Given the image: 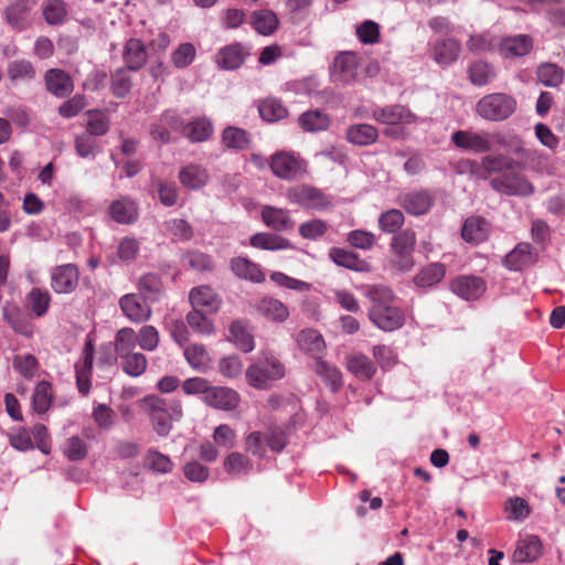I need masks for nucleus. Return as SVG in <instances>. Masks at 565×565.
Returning a JSON list of instances; mask_svg holds the SVG:
<instances>
[{"label": "nucleus", "instance_id": "1", "mask_svg": "<svg viewBox=\"0 0 565 565\" xmlns=\"http://www.w3.org/2000/svg\"><path fill=\"white\" fill-rule=\"evenodd\" d=\"M366 298L371 302L369 319L379 329L391 332L403 327L405 315L396 303V296L385 285H370L366 287Z\"/></svg>", "mask_w": 565, "mask_h": 565}, {"label": "nucleus", "instance_id": "2", "mask_svg": "<svg viewBox=\"0 0 565 565\" xmlns=\"http://www.w3.org/2000/svg\"><path fill=\"white\" fill-rule=\"evenodd\" d=\"M141 405L149 414L153 429L159 436L166 437L172 428V422L180 420L183 416L180 399H166L156 395L146 396Z\"/></svg>", "mask_w": 565, "mask_h": 565}, {"label": "nucleus", "instance_id": "3", "mask_svg": "<svg viewBox=\"0 0 565 565\" xmlns=\"http://www.w3.org/2000/svg\"><path fill=\"white\" fill-rule=\"evenodd\" d=\"M286 374L284 364L271 354H264L246 370L247 383L257 390H267Z\"/></svg>", "mask_w": 565, "mask_h": 565}, {"label": "nucleus", "instance_id": "4", "mask_svg": "<svg viewBox=\"0 0 565 565\" xmlns=\"http://www.w3.org/2000/svg\"><path fill=\"white\" fill-rule=\"evenodd\" d=\"M286 199L289 203L301 209L318 212L330 210L333 206L331 195L309 184H298L289 188L286 192Z\"/></svg>", "mask_w": 565, "mask_h": 565}, {"label": "nucleus", "instance_id": "5", "mask_svg": "<svg viewBox=\"0 0 565 565\" xmlns=\"http://www.w3.org/2000/svg\"><path fill=\"white\" fill-rule=\"evenodd\" d=\"M516 109V100L504 93H492L483 96L476 105L477 114L487 120L501 121L508 119Z\"/></svg>", "mask_w": 565, "mask_h": 565}, {"label": "nucleus", "instance_id": "6", "mask_svg": "<svg viewBox=\"0 0 565 565\" xmlns=\"http://www.w3.org/2000/svg\"><path fill=\"white\" fill-rule=\"evenodd\" d=\"M269 168L276 178L284 181H294L306 172L307 164L299 154L279 150L270 156Z\"/></svg>", "mask_w": 565, "mask_h": 565}, {"label": "nucleus", "instance_id": "7", "mask_svg": "<svg viewBox=\"0 0 565 565\" xmlns=\"http://www.w3.org/2000/svg\"><path fill=\"white\" fill-rule=\"evenodd\" d=\"M493 191L508 196H530L535 192V186L524 175L507 172L490 180Z\"/></svg>", "mask_w": 565, "mask_h": 565}, {"label": "nucleus", "instance_id": "8", "mask_svg": "<svg viewBox=\"0 0 565 565\" xmlns=\"http://www.w3.org/2000/svg\"><path fill=\"white\" fill-rule=\"evenodd\" d=\"M39 0H13L3 11L6 22L17 32H22L32 25V11Z\"/></svg>", "mask_w": 565, "mask_h": 565}, {"label": "nucleus", "instance_id": "9", "mask_svg": "<svg viewBox=\"0 0 565 565\" xmlns=\"http://www.w3.org/2000/svg\"><path fill=\"white\" fill-rule=\"evenodd\" d=\"M495 138L497 135L487 131L458 130L452 134L451 141L457 148L476 153H484L492 150Z\"/></svg>", "mask_w": 565, "mask_h": 565}, {"label": "nucleus", "instance_id": "10", "mask_svg": "<svg viewBox=\"0 0 565 565\" xmlns=\"http://www.w3.org/2000/svg\"><path fill=\"white\" fill-rule=\"evenodd\" d=\"M397 203L409 215L422 216L431 210L435 196L430 190L418 189L401 193Z\"/></svg>", "mask_w": 565, "mask_h": 565}, {"label": "nucleus", "instance_id": "11", "mask_svg": "<svg viewBox=\"0 0 565 565\" xmlns=\"http://www.w3.org/2000/svg\"><path fill=\"white\" fill-rule=\"evenodd\" d=\"M94 354V341L89 335H87L82 350V356L74 365L76 386L78 392L83 395H87L90 391V375L93 371Z\"/></svg>", "mask_w": 565, "mask_h": 565}, {"label": "nucleus", "instance_id": "12", "mask_svg": "<svg viewBox=\"0 0 565 565\" xmlns=\"http://www.w3.org/2000/svg\"><path fill=\"white\" fill-rule=\"evenodd\" d=\"M360 57L356 53L345 51L339 53L333 61L332 77L334 82L351 84L359 75Z\"/></svg>", "mask_w": 565, "mask_h": 565}, {"label": "nucleus", "instance_id": "13", "mask_svg": "<svg viewBox=\"0 0 565 565\" xmlns=\"http://www.w3.org/2000/svg\"><path fill=\"white\" fill-rule=\"evenodd\" d=\"M79 271L75 264L56 266L51 271V287L56 294H72L78 286Z\"/></svg>", "mask_w": 565, "mask_h": 565}, {"label": "nucleus", "instance_id": "14", "mask_svg": "<svg viewBox=\"0 0 565 565\" xmlns=\"http://www.w3.org/2000/svg\"><path fill=\"white\" fill-rule=\"evenodd\" d=\"M119 307L122 313L132 322L147 321L151 316V309L147 300L137 294H127L119 299Z\"/></svg>", "mask_w": 565, "mask_h": 565}, {"label": "nucleus", "instance_id": "15", "mask_svg": "<svg viewBox=\"0 0 565 565\" xmlns=\"http://www.w3.org/2000/svg\"><path fill=\"white\" fill-rule=\"evenodd\" d=\"M372 118L384 125L411 124L417 119L416 115L403 105L377 106L372 110Z\"/></svg>", "mask_w": 565, "mask_h": 565}, {"label": "nucleus", "instance_id": "16", "mask_svg": "<svg viewBox=\"0 0 565 565\" xmlns=\"http://www.w3.org/2000/svg\"><path fill=\"white\" fill-rule=\"evenodd\" d=\"M2 318L15 333L25 338H31L34 334L33 323L18 305L6 302L2 307Z\"/></svg>", "mask_w": 565, "mask_h": 565}, {"label": "nucleus", "instance_id": "17", "mask_svg": "<svg viewBox=\"0 0 565 565\" xmlns=\"http://www.w3.org/2000/svg\"><path fill=\"white\" fill-rule=\"evenodd\" d=\"M543 554V544L537 535L530 534L520 539L512 554L515 564L533 563Z\"/></svg>", "mask_w": 565, "mask_h": 565}, {"label": "nucleus", "instance_id": "18", "mask_svg": "<svg viewBox=\"0 0 565 565\" xmlns=\"http://www.w3.org/2000/svg\"><path fill=\"white\" fill-rule=\"evenodd\" d=\"M202 399L206 405L222 411H234L241 402L239 394L225 386H211Z\"/></svg>", "mask_w": 565, "mask_h": 565}, {"label": "nucleus", "instance_id": "19", "mask_svg": "<svg viewBox=\"0 0 565 565\" xmlns=\"http://www.w3.org/2000/svg\"><path fill=\"white\" fill-rule=\"evenodd\" d=\"M460 52L461 44L454 38L438 39L431 46L434 61L443 67L454 64L459 58Z\"/></svg>", "mask_w": 565, "mask_h": 565}, {"label": "nucleus", "instance_id": "20", "mask_svg": "<svg viewBox=\"0 0 565 565\" xmlns=\"http://www.w3.org/2000/svg\"><path fill=\"white\" fill-rule=\"evenodd\" d=\"M533 39L527 34L505 36L499 44L500 54L505 58H516L527 55L533 50Z\"/></svg>", "mask_w": 565, "mask_h": 565}, {"label": "nucleus", "instance_id": "21", "mask_svg": "<svg viewBox=\"0 0 565 565\" xmlns=\"http://www.w3.org/2000/svg\"><path fill=\"white\" fill-rule=\"evenodd\" d=\"M193 309L202 310L205 313H215L221 308V299L210 286L193 288L189 295Z\"/></svg>", "mask_w": 565, "mask_h": 565}, {"label": "nucleus", "instance_id": "22", "mask_svg": "<svg viewBox=\"0 0 565 565\" xmlns=\"http://www.w3.org/2000/svg\"><path fill=\"white\" fill-rule=\"evenodd\" d=\"M450 288L454 294L469 301L482 296L486 290V284L480 277L460 276L452 280Z\"/></svg>", "mask_w": 565, "mask_h": 565}, {"label": "nucleus", "instance_id": "23", "mask_svg": "<svg viewBox=\"0 0 565 565\" xmlns=\"http://www.w3.org/2000/svg\"><path fill=\"white\" fill-rule=\"evenodd\" d=\"M248 55L249 52L243 44L232 43L218 51L216 63L223 70L233 71L241 67Z\"/></svg>", "mask_w": 565, "mask_h": 565}, {"label": "nucleus", "instance_id": "24", "mask_svg": "<svg viewBox=\"0 0 565 565\" xmlns=\"http://www.w3.org/2000/svg\"><path fill=\"white\" fill-rule=\"evenodd\" d=\"M109 215L118 224H134L139 216L138 205L130 198L122 196L109 205Z\"/></svg>", "mask_w": 565, "mask_h": 565}, {"label": "nucleus", "instance_id": "25", "mask_svg": "<svg viewBox=\"0 0 565 565\" xmlns=\"http://www.w3.org/2000/svg\"><path fill=\"white\" fill-rule=\"evenodd\" d=\"M535 263V256L532 253V246L529 243L518 244L510 253H508L502 265L512 271H519Z\"/></svg>", "mask_w": 565, "mask_h": 565}, {"label": "nucleus", "instance_id": "26", "mask_svg": "<svg viewBox=\"0 0 565 565\" xmlns=\"http://www.w3.org/2000/svg\"><path fill=\"white\" fill-rule=\"evenodd\" d=\"M522 167V163L510 158L508 156L498 154V156H486L481 159L480 169L482 173L476 172L477 177L480 179H487L488 174L491 173H501L503 171H511L515 168Z\"/></svg>", "mask_w": 565, "mask_h": 565}, {"label": "nucleus", "instance_id": "27", "mask_svg": "<svg viewBox=\"0 0 565 565\" xmlns=\"http://www.w3.org/2000/svg\"><path fill=\"white\" fill-rule=\"evenodd\" d=\"M298 348L313 356L316 360L321 359L320 355L326 350V342L322 334L315 329L301 330L296 338Z\"/></svg>", "mask_w": 565, "mask_h": 565}, {"label": "nucleus", "instance_id": "28", "mask_svg": "<svg viewBox=\"0 0 565 565\" xmlns=\"http://www.w3.org/2000/svg\"><path fill=\"white\" fill-rule=\"evenodd\" d=\"M490 234V224L480 216L468 217L461 228V237L470 244L484 242Z\"/></svg>", "mask_w": 565, "mask_h": 565}, {"label": "nucleus", "instance_id": "29", "mask_svg": "<svg viewBox=\"0 0 565 565\" xmlns=\"http://www.w3.org/2000/svg\"><path fill=\"white\" fill-rule=\"evenodd\" d=\"M262 220L266 226L276 232H285L294 227L289 211L286 209L265 205L262 209Z\"/></svg>", "mask_w": 565, "mask_h": 565}, {"label": "nucleus", "instance_id": "30", "mask_svg": "<svg viewBox=\"0 0 565 565\" xmlns=\"http://www.w3.org/2000/svg\"><path fill=\"white\" fill-rule=\"evenodd\" d=\"M122 60L129 71H139L147 62V50L145 44L139 40L129 39L124 47Z\"/></svg>", "mask_w": 565, "mask_h": 565}, {"label": "nucleus", "instance_id": "31", "mask_svg": "<svg viewBox=\"0 0 565 565\" xmlns=\"http://www.w3.org/2000/svg\"><path fill=\"white\" fill-rule=\"evenodd\" d=\"M45 84L47 90L60 98L67 96L74 88L71 76L57 68H51L46 72Z\"/></svg>", "mask_w": 565, "mask_h": 565}, {"label": "nucleus", "instance_id": "32", "mask_svg": "<svg viewBox=\"0 0 565 565\" xmlns=\"http://www.w3.org/2000/svg\"><path fill=\"white\" fill-rule=\"evenodd\" d=\"M230 266L234 275L241 279L249 280L255 284L265 280V275L259 266L246 257L232 258Z\"/></svg>", "mask_w": 565, "mask_h": 565}, {"label": "nucleus", "instance_id": "33", "mask_svg": "<svg viewBox=\"0 0 565 565\" xmlns=\"http://www.w3.org/2000/svg\"><path fill=\"white\" fill-rule=\"evenodd\" d=\"M180 183L189 190H200L209 181V173L200 164L190 163L179 171Z\"/></svg>", "mask_w": 565, "mask_h": 565}, {"label": "nucleus", "instance_id": "34", "mask_svg": "<svg viewBox=\"0 0 565 565\" xmlns=\"http://www.w3.org/2000/svg\"><path fill=\"white\" fill-rule=\"evenodd\" d=\"M379 138L376 127L369 124H354L347 129V140L359 147L373 145Z\"/></svg>", "mask_w": 565, "mask_h": 565}, {"label": "nucleus", "instance_id": "35", "mask_svg": "<svg viewBox=\"0 0 565 565\" xmlns=\"http://www.w3.org/2000/svg\"><path fill=\"white\" fill-rule=\"evenodd\" d=\"M347 369L361 381H369L376 373L375 364L369 356L362 353H355L349 356Z\"/></svg>", "mask_w": 565, "mask_h": 565}, {"label": "nucleus", "instance_id": "36", "mask_svg": "<svg viewBox=\"0 0 565 565\" xmlns=\"http://www.w3.org/2000/svg\"><path fill=\"white\" fill-rule=\"evenodd\" d=\"M213 134V125L205 117L195 118L185 124L182 135L191 142H203Z\"/></svg>", "mask_w": 565, "mask_h": 565}, {"label": "nucleus", "instance_id": "37", "mask_svg": "<svg viewBox=\"0 0 565 565\" xmlns=\"http://www.w3.org/2000/svg\"><path fill=\"white\" fill-rule=\"evenodd\" d=\"M257 311L275 322H284L289 317L288 308L278 299L264 297L256 305Z\"/></svg>", "mask_w": 565, "mask_h": 565}, {"label": "nucleus", "instance_id": "38", "mask_svg": "<svg viewBox=\"0 0 565 565\" xmlns=\"http://www.w3.org/2000/svg\"><path fill=\"white\" fill-rule=\"evenodd\" d=\"M250 135L238 127L228 126L222 132V143L226 149L242 151L249 148Z\"/></svg>", "mask_w": 565, "mask_h": 565}, {"label": "nucleus", "instance_id": "39", "mask_svg": "<svg viewBox=\"0 0 565 565\" xmlns=\"http://www.w3.org/2000/svg\"><path fill=\"white\" fill-rule=\"evenodd\" d=\"M230 340L244 353L254 350V337L249 332L247 326L242 320H235L230 327Z\"/></svg>", "mask_w": 565, "mask_h": 565}, {"label": "nucleus", "instance_id": "40", "mask_svg": "<svg viewBox=\"0 0 565 565\" xmlns=\"http://www.w3.org/2000/svg\"><path fill=\"white\" fill-rule=\"evenodd\" d=\"M67 13V6L64 0H45L42 4V15L49 25L64 24Z\"/></svg>", "mask_w": 565, "mask_h": 565}, {"label": "nucleus", "instance_id": "41", "mask_svg": "<svg viewBox=\"0 0 565 565\" xmlns=\"http://www.w3.org/2000/svg\"><path fill=\"white\" fill-rule=\"evenodd\" d=\"M315 372L322 379L326 385H328L333 393L338 392L342 387V374L337 366L329 364L321 359H318L315 362Z\"/></svg>", "mask_w": 565, "mask_h": 565}, {"label": "nucleus", "instance_id": "42", "mask_svg": "<svg viewBox=\"0 0 565 565\" xmlns=\"http://www.w3.org/2000/svg\"><path fill=\"white\" fill-rule=\"evenodd\" d=\"M249 244L255 248L266 250L287 249L291 246L287 238L273 233H256L250 236Z\"/></svg>", "mask_w": 565, "mask_h": 565}, {"label": "nucleus", "instance_id": "43", "mask_svg": "<svg viewBox=\"0 0 565 565\" xmlns=\"http://www.w3.org/2000/svg\"><path fill=\"white\" fill-rule=\"evenodd\" d=\"M445 265L433 263L423 268L413 280L418 288H429L437 285L445 277Z\"/></svg>", "mask_w": 565, "mask_h": 565}, {"label": "nucleus", "instance_id": "44", "mask_svg": "<svg viewBox=\"0 0 565 565\" xmlns=\"http://www.w3.org/2000/svg\"><path fill=\"white\" fill-rule=\"evenodd\" d=\"M51 303V295L47 290L34 287L26 296L25 306L33 315L41 318L46 315Z\"/></svg>", "mask_w": 565, "mask_h": 565}, {"label": "nucleus", "instance_id": "45", "mask_svg": "<svg viewBox=\"0 0 565 565\" xmlns=\"http://www.w3.org/2000/svg\"><path fill=\"white\" fill-rule=\"evenodd\" d=\"M494 67L486 61L472 62L468 67V78L476 86H484L495 77Z\"/></svg>", "mask_w": 565, "mask_h": 565}, {"label": "nucleus", "instance_id": "46", "mask_svg": "<svg viewBox=\"0 0 565 565\" xmlns=\"http://www.w3.org/2000/svg\"><path fill=\"white\" fill-rule=\"evenodd\" d=\"M252 24L259 34L270 35L277 30L279 20L271 10H258L252 15Z\"/></svg>", "mask_w": 565, "mask_h": 565}, {"label": "nucleus", "instance_id": "47", "mask_svg": "<svg viewBox=\"0 0 565 565\" xmlns=\"http://www.w3.org/2000/svg\"><path fill=\"white\" fill-rule=\"evenodd\" d=\"M141 297L146 300L158 301L162 295V281L158 274H145L138 282Z\"/></svg>", "mask_w": 565, "mask_h": 565}, {"label": "nucleus", "instance_id": "48", "mask_svg": "<svg viewBox=\"0 0 565 565\" xmlns=\"http://www.w3.org/2000/svg\"><path fill=\"white\" fill-rule=\"evenodd\" d=\"M183 354L190 366L196 371H204L211 362L210 355L203 344H188L184 348Z\"/></svg>", "mask_w": 565, "mask_h": 565}, {"label": "nucleus", "instance_id": "49", "mask_svg": "<svg viewBox=\"0 0 565 565\" xmlns=\"http://www.w3.org/2000/svg\"><path fill=\"white\" fill-rule=\"evenodd\" d=\"M329 256L338 266H342L351 270L361 271L365 266L364 260H362L355 253L343 248H331Z\"/></svg>", "mask_w": 565, "mask_h": 565}, {"label": "nucleus", "instance_id": "50", "mask_svg": "<svg viewBox=\"0 0 565 565\" xmlns=\"http://www.w3.org/2000/svg\"><path fill=\"white\" fill-rule=\"evenodd\" d=\"M74 149L76 154L83 159L94 160L100 152L97 139L85 131L75 137Z\"/></svg>", "mask_w": 565, "mask_h": 565}, {"label": "nucleus", "instance_id": "51", "mask_svg": "<svg viewBox=\"0 0 565 565\" xmlns=\"http://www.w3.org/2000/svg\"><path fill=\"white\" fill-rule=\"evenodd\" d=\"M88 120L86 124V134L97 138L105 136L110 129L109 118L99 109H90L86 113Z\"/></svg>", "mask_w": 565, "mask_h": 565}, {"label": "nucleus", "instance_id": "52", "mask_svg": "<svg viewBox=\"0 0 565 565\" xmlns=\"http://www.w3.org/2000/svg\"><path fill=\"white\" fill-rule=\"evenodd\" d=\"M12 366L24 380L30 381L35 376L40 364L33 354L25 353L14 355Z\"/></svg>", "mask_w": 565, "mask_h": 565}, {"label": "nucleus", "instance_id": "53", "mask_svg": "<svg viewBox=\"0 0 565 565\" xmlns=\"http://www.w3.org/2000/svg\"><path fill=\"white\" fill-rule=\"evenodd\" d=\"M299 124L303 130L315 132L327 129L330 119L321 110H308L299 117Z\"/></svg>", "mask_w": 565, "mask_h": 565}, {"label": "nucleus", "instance_id": "54", "mask_svg": "<svg viewBox=\"0 0 565 565\" xmlns=\"http://www.w3.org/2000/svg\"><path fill=\"white\" fill-rule=\"evenodd\" d=\"M138 337L134 329L121 328L115 337V351L118 358L135 352Z\"/></svg>", "mask_w": 565, "mask_h": 565}, {"label": "nucleus", "instance_id": "55", "mask_svg": "<svg viewBox=\"0 0 565 565\" xmlns=\"http://www.w3.org/2000/svg\"><path fill=\"white\" fill-rule=\"evenodd\" d=\"M52 404V385L47 381H41L36 384L33 396L32 405L38 414H44Z\"/></svg>", "mask_w": 565, "mask_h": 565}, {"label": "nucleus", "instance_id": "56", "mask_svg": "<svg viewBox=\"0 0 565 565\" xmlns=\"http://www.w3.org/2000/svg\"><path fill=\"white\" fill-rule=\"evenodd\" d=\"M405 216L398 209L387 210L379 216V227L388 234L397 233L404 225Z\"/></svg>", "mask_w": 565, "mask_h": 565}, {"label": "nucleus", "instance_id": "57", "mask_svg": "<svg viewBox=\"0 0 565 565\" xmlns=\"http://www.w3.org/2000/svg\"><path fill=\"white\" fill-rule=\"evenodd\" d=\"M540 83L547 87H556L563 81V70L554 63H542L536 70Z\"/></svg>", "mask_w": 565, "mask_h": 565}, {"label": "nucleus", "instance_id": "58", "mask_svg": "<svg viewBox=\"0 0 565 565\" xmlns=\"http://www.w3.org/2000/svg\"><path fill=\"white\" fill-rule=\"evenodd\" d=\"M122 371L134 377L140 376L147 369V358L140 352H132L119 358Z\"/></svg>", "mask_w": 565, "mask_h": 565}, {"label": "nucleus", "instance_id": "59", "mask_svg": "<svg viewBox=\"0 0 565 565\" xmlns=\"http://www.w3.org/2000/svg\"><path fill=\"white\" fill-rule=\"evenodd\" d=\"M132 87L129 70L120 67L111 74L110 89L117 98L126 97Z\"/></svg>", "mask_w": 565, "mask_h": 565}, {"label": "nucleus", "instance_id": "60", "mask_svg": "<svg viewBox=\"0 0 565 565\" xmlns=\"http://www.w3.org/2000/svg\"><path fill=\"white\" fill-rule=\"evenodd\" d=\"M186 323L196 333L210 335L214 332L213 321L202 310L192 309L186 315Z\"/></svg>", "mask_w": 565, "mask_h": 565}, {"label": "nucleus", "instance_id": "61", "mask_svg": "<svg viewBox=\"0 0 565 565\" xmlns=\"http://www.w3.org/2000/svg\"><path fill=\"white\" fill-rule=\"evenodd\" d=\"M260 117L269 122L278 121L284 119L288 115L287 108L281 104L280 100L269 98L260 103L259 107Z\"/></svg>", "mask_w": 565, "mask_h": 565}, {"label": "nucleus", "instance_id": "62", "mask_svg": "<svg viewBox=\"0 0 565 565\" xmlns=\"http://www.w3.org/2000/svg\"><path fill=\"white\" fill-rule=\"evenodd\" d=\"M504 510L507 513V519L514 522H521L525 520L531 513V508L527 501L520 497L508 499Z\"/></svg>", "mask_w": 565, "mask_h": 565}, {"label": "nucleus", "instance_id": "63", "mask_svg": "<svg viewBox=\"0 0 565 565\" xmlns=\"http://www.w3.org/2000/svg\"><path fill=\"white\" fill-rule=\"evenodd\" d=\"M8 77L12 82L30 81L35 77V70L30 61L15 60L8 64Z\"/></svg>", "mask_w": 565, "mask_h": 565}, {"label": "nucleus", "instance_id": "64", "mask_svg": "<svg viewBox=\"0 0 565 565\" xmlns=\"http://www.w3.org/2000/svg\"><path fill=\"white\" fill-rule=\"evenodd\" d=\"M145 466L156 473H168L173 468L171 459L154 449H149L147 451L145 456Z\"/></svg>", "mask_w": 565, "mask_h": 565}]
</instances>
